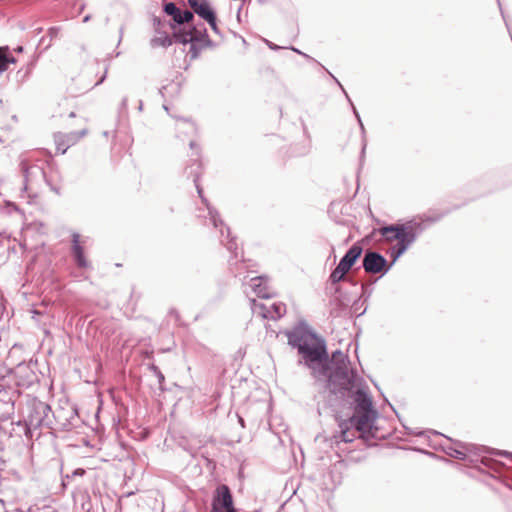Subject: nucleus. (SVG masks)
<instances>
[{
    "label": "nucleus",
    "instance_id": "14",
    "mask_svg": "<svg viewBox=\"0 0 512 512\" xmlns=\"http://www.w3.org/2000/svg\"><path fill=\"white\" fill-rule=\"evenodd\" d=\"M249 287L259 298H270L272 292L268 286V279L263 276L254 277L250 280Z\"/></svg>",
    "mask_w": 512,
    "mask_h": 512
},
{
    "label": "nucleus",
    "instance_id": "18",
    "mask_svg": "<svg viewBox=\"0 0 512 512\" xmlns=\"http://www.w3.org/2000/svg\"><path fill=\"white\" fill-rule=\"evenodd\" d=\"M346 274L347 273L344 272V270L341 269V267L337 265L336 268L331 272V274L329 276V281L332 284H337L338 282L345 279Z\"/></svg>",
    "mask_w": 512,
    "mask_h": 512
},
{
    "label": "nucleus",
    "instance_id": "8",
    "mask_svg": "<svg viewBox=\"0 0 512 512\" xmlns=\"http://www.w3.org/2000/svg\"><path fill=\"white\" fill-rule=\"evenodd\" d=\"M236 510L233 505V498L230 488L225 485H219L213 495L212 512Z\"/></svg>",
    "mask_w": 512,
    "mask_h": 512
},
{
    "label": "nucleus",
    "instance_id": "30",
    "mask_svg": "<svg viewBox=\"0 0 512 512\" xmlns=\"http://www.w3.org/2000/svg\"><path fill=\"white\" fill-rule=\"evenodd\" d=\"M441 216H437V217H433V218H428L427 220L431 221V222H436L440 219Z\"/></svg>",
    "mask_w": 512,
    "mask_h": 512
},
{
    "label": "nucleus",
    "instance_id": "16",
    "mask_svg": "<svg viewBox=\"0 0 512 512\" xmlns=\"http://www.w3.org/2000/svg\"><path fill=\"white\" fill-rule=\"evenodd\" d=\"M8 46H0V74L8 69L9 64L16 63L15 57L9 54Z\"/></svg>",
    "mask_w": 512,
    "mask_h": 512
},
{
    "label": "nucleus",
    "instance_id": "22",
    "mask_svg": "<svg viewBox=\"0 0 512 512\" xmlns=\"http://www.w3.org/2000/svg\"><path fill=\"white\" fill-rule=\"evenodd\" d=\"M151 370L156 374V376L159 380V383H162L165 378H164V375L162 374V372L159 370V368L155 365H152Z\"/></svg>",
    "mask_w": 512,
    "mask_h": 512
},
{
    "label": "nucleus",
    "instance_id": "34",
    "mask_svg": "<svg viewBox=\"0 0 512 512\" xmlns=\"http://www.w3.org/2000/svg\"><path fill=\"white\" fill-rule=\"evenodd\" d=\"M239 423L244 427V420L241 417H239Z\"/></svg>",
    "mask_w": 512,
    "mask_h": 512
},
{
    "label": "nucleus",
    "instance_id": "32",
    "mask_svg": "<svg viewBox=\"0 0 512 512\" xmlns=\"http://www.w3.org/2000/svg\"><path fill=\"white\" fill-rule=\"evenodd\" d=\"M90 19H91V16H90V15H86V16L83 18V22H84V23H86V22H88Z\"/></svg>",
    "mask_w": 512,
    "mask_h": 512
},
{
    "label": "nucleus",
    "instance_id": "10",
    "mask_svg": "<svg viewBox=\"0 0 512 512\" xmlns=\"http://www.w3.org/2000/svg\"><path fill=\"white\" fill-rule=\"evenodd\" d=\"M164 12L171 16L172 19L179 25L188 24L194 19L193 12L189 10H180L175 3L167 2L164 4Z\"/></svg>",
    "mask_w": 512,
    "mask_h": 512
},
{
    "label": "nucleus",
    "instance_id": "29",
    "mask_svg": "<svg viewBox=\"0 0 512 512\" xmlns=\"http://www.w3.org/2000/svg\"><path fill=\"white\" fill-rule=\"evenodd\" d=\"M15 52L17 53H21L23 52V47L22 46H17L15 49H14Z\"/></svg>",
    "mask_w": 512,
    "mask_h": 512
},
{
    "label": "nucleus",
    "instance_id": "36",
    "mask_svg": "<svg viewBox=\"0 0 512 512\" xmlns=\"http://www.w3.org/2000/svg\"><path fill=\"white\" fill-rule=\"evenodd\" d=\"M184 124L188 125L189 127L193 128V124L189 122H184Z\"/></svg>",
    "mask_w": 512,
    "mask_h": 512
},
{
    "label": "nucleus",
    "instance_id": "4",
    "mask_svg": "<svg viewBox=\"0 0 512 512\" xmlns=\"http://www.w3.org/2000/svg\"><path fill=\"white\" fill-rule=\"evenodd\" d=\"M50 412L51 408L46 403L41 401L32 403L25 419L28 429H36L43 425H48L47 418Z\"/></svg>",
    "mask_w": 512,
    "mask_h": 512
},
{
    "label": "nucleus",
    "instance_id": "7",
    "mask_svg": "<svg viewBox=\"0 0 512 512\" xmlns=\"http://www.w3.org/2000/svg\"><path fill=\"white\" fill-rule=\"evenodd\" d=\"M362 266L365 272L369 274H385L391 267V265H387V260L384 256L375 251H367L365 253Z\"/></svg>",
    "mask_w": 512,
    "mask_h": 512
},
{
    "label": "nucleus",
    "instance_id": "11",
    "mask_svg": "<svg viewBox=\"0 0 512 512\" xmlns=\"http://www.w3.org/2000/svg\"><path fill=\"white\" fill-rule=\"evenodd\" d=\"M81 236L78 233L72 234V246H71V254L73 256V259L76 263V265L79 268L86 269L90 267L89 261L86 259L84 255V248L81 242Z\"/></svg>",
    "mask_w": 512,
    "mask_h": 512
},
{
    "label": "nucleus",
    "instance_id": "17",
    "mask_svg": "<svg viewBox=\"0 0 512 512\" xmlns=\"http://www.w3.org/2000/svg\"><path fill=\"white\" fill-rule=\"evenodd\" d=\"M150 44L152 47H168L172 44V39L166 32H157Z\"/></svg>",
    "mask_w": 512,
    "mask_h": 512
},
{
    "label": "nucleus",
    "instance_id": "35",
    "mask_svg": "<svg viewBox=\"0 0 512 512\" xmlns=\"http://www.w3.org/2000/svg\"><path fill=\"white\" fill-rule=\"evenodd\" d=\"M142 106H143L142 101H140L139 105H138V108H139L140 111L142 110Z\"/></svg>",
    "mask_w": 512,
    "mask_h": 512
},
{
    "label": "nucleus",
    "instance_id": "1",
    "mask_svg": "<svg viewBox=\"0 0 512 512\" xmlns=\"http://www.w3.org/2000/svg\"><path fill=\"white\" fill-rule=\"evenodd\" d=\"M288 343L298 350L304 364L311 370L315 384H324L334 395L352 400L354 415L339 424V438L352 442L356 433L370 434L377 418L365 380L350 366L346 354L337 350L328 357L325 341L305 327H296L287 333Z\"/></svg>",
    "mask_w": 512,
    "mask_h": 512
},
{
    "label": "nucleus",
    "instance_id": "40",
    "mask_svg": "<svg viewBox=\"0 0 512 512\" xmlns=\"http://www.w3.org/2000/svg\"><path fill=\"white\" fill-rule=\"evenodd\" d=\"M123 32V28H120V33L122 34ZM122 37V35L120 36V38Z\"/></svg>",
    "mask_w": 512,
    "mask_h": 512
},
{
    "label": "nucleus",
    "instance_id": "21",
    "mask_svg": "<svg viewBox=\"0 0 512 512\" xmlns=\"http://www.w3.org/2000/svg\"><path fill=\"white\" fill-rule=\"evenodd\" d=\"M204 20L210 25V27L212 28V30L215 33H219V29H218L217 22H216L215 12L211 14V17H207Z\"/></svg>",
    "mask_w": 512,
    "mask_h": 512
},
{
    "label": "nucleus",
    "instance_id": "28",
    "mask_svg": "<svg viewBox=\"0 0 512 512\" xmlns=\"http://www.w3.org/2000/svg\"><path fill=\"white\" fill-rule=\"evenodd\" d=\"M128 99L125 97L121 102V107L125 109L127 107Z\"/></svg>",
    "mask_w": 512,
    "mask_h": 512
},
{
    "label": "nucleus",
    "instance_id": "33",
    "mask_svg": "<svg viewBox=\"0 0 512 512\" xmlns=\"http://www.w3.org/2000/svg\"><path fill=\"white\" fill-rule=\"evenodd\" d=\"M361 290H362L363 293L365 292V290H366V285L365 284L361 285Z\"/></svg>",
    "mask_w": 512,
    "mask_h": 512
},
{
    "label": "nucleus",
    "instance_id": "2",
    "mask_svg": "<svg viewBox=\"0 0 512 512\" xmlns=\"http://www.w3.org/2000/svg\"><path fill=\"white\" fill-rule=\"evenodd\" d=\"M193 164L190 166V167H187L186 168V174L188 177H193V182L195 184V187L197 189V192L200 196V198L202 199V202L207 206V209H208V215H209V218H210V221L212 223V225L214 227H219L221 226V229H220V233H221V243L223 245H225V247L228 249V251H230L235 258L238 257V253H237V244H236V241L234 238H230V229L227 227L226 228V239L227 241L224 240V230H223V221L220 219L219 217V214L218 212L209 206L208 202H207V199L203 196V190L202 188L200 187L199 185V175H200V171H201V162L199 161V159H195L193 160Z\"/></svg>",
    "mask_w": 512,
    "mask_h": 512
},
{
    "label": "nucleus",
    "instance_id": "26",
    "mask_svg": "<svg viewBox=\"0 0 512 512\" xmlns=\"http://www.w3.org/2000/svg\"><path fill=\"white\" fill-rule=\"evenodd\" d=\"M267 45H268V47H269L270 49H272V50H278V49H280V47H279V46H277L276 44H274V43H272V42H269V41H267Z\"/></svg>",
    "mask_w": 512,
    "mask_h": 512
},
{
    "label": "nucleus",
    "instance_id": "31",
    "mask_svg": "<svg viewBox=\"0 0 512 512\" xmlns=\"http://www.w3.org/2000/svg\"><path fill=\"white\" fill-rule=\"evenodd\" d=\"M189 145H190V148L193 150L197 147V144L194 141H191Z\"/></svg>",
    "mask_w": 512,
    "mask_h": 512
},
{
    "label": "nucleus",
    "instance_id": "23",
    "mask_svg": "<svg viewBox=\"0 0 512 512\" xmlns=\"http://www.w3.org/2000/svg\"><path fill=\"white\" fill-rule=\"evenodd\" d=\"M21 169L23 171L25 179L27 180L29 176V168L26 166L24 162L21 163Z\"/></svg>",
    "mask_w": 512,
    "mask_h": 512
},
{
    "label": "nucleus",
    "instance_id": "13",
    "mask_svg": "<svg viewBox=\"0 0 512 512\" xmlns=\"http://www.w3.org/2000/svg\"><path fill=\"white\" fill-rule=\"evenodd\" d=\"M446 441L449 442V444L442 445L443 451L449 455L450 457H453L455 459L464 460L466 458V452L470 450L471 445L465 444L461 442H456L455 446L452 445V440L448 437H445Z\"/></svg>",
    "mask_w": 512,
    "mask_h": 512
},
{
    "label": "nucleus",
    "instance_id": "5",
    "mask_svg": "<svg viewBox=\"0 0 512 512\" xmlns=\"http://www.w3.org/2000/svg\"><path fill=\"white\" fill-rule=\"evenodd\" d=\"M251 309L254 314H257L264 319L277 320L285 314L286 305L282 302L262 303L252 299Z\"/></svg>",
    "mask_w": 512,
    "mask_h": 512
},
{
    "label": "nucleus",
    "instance_id": "12",
    "mask_svg": "<svg viewBox=\"0 0 512 512\" xmlns=\"http://www.w3.org/2000/svg\"><path fill=\"white\" fill-rule=\"evenodd\" d=\"M363 252V248L359 244H353L349 250L345 253V255L341 258L338 266L344 270V272L348 273L353 265L356 263L358 258L361 256Z\"/></svg>",
    "mask_w": 512,
    "mask_h": 512
},
{
    "label": "nucleus",
    "instance_id": "37",
    "mask_svg": "<svg viewBox=\"0 0 512 512\" xmlns=\"http://www.w3.org/2000/svg\"><path fill=\"white\" fill-rule=\"evenodd\" d=\"M35 168H36L37 170H39V171L41 172V174H43V175H44V171H42V170H41L40 168H38V167H35Z\"/></svg>",
    "mask_w": 512,
    "mask_h": 512
},
{
    "label": "nucleus",
    "instance_id": "39",
    "mask_svg": "<svg viewBox=\"0 0 512 512\" xmlns=\"http://www.w3.org/2000/svg\"><path fill=\"white\" fill-rule=\"evenodd\" d=\"M365 147H366V145L364 144V146H363V148H362V153H364V151H365Z\"/></svg>",
    "mask_w": 512,
    "mask_h": 512
},
{
    "label": "nucleus",
    "instance_id": "9",
    "mask_svg": "<svg viewBox=\"0 0 512 512\" xmlns=\"http://www.w3.org/2000/svg\"><path fill=\"white\" fill-rule=\"evenodd\" d=\"M87 134V130L83 129L79 132H70L67 134L57 133L54 136L57 151L64 154L67 149L77 143L82 137Z\"/></svg>",
    "mask_w": 512,
    "mask_h": 512
},
{
    "label": "nucleus",
    "instance_id": "25",
    "mask_svg": "<svg viewBox=\"0 0 512 512\" xmlns=\"http://www.w3.org/2000/svg\"><path fill=\"white\" fill-rule=\"evenodd\" d=\"M85 473V470L83 469H76L74 472H73V476H83Z\"/></svg>",
    "mask_w": 512,
    "mask_h": 512
},
{
    "label": "nucleus",
    "instance_id": "20",
    "mask_svg": "<svg viewBox=\"0 0 512 512\" xmlns=\"http://www.w3.org/2000/svg\"><path fill=\"white\" fill-rule=\"evenodd\" d=\"M406 248L404 245H400L398 242L395 246H393L390 250V256L392 257V264L406 252Z\"/></svg>",
    "mask_w": 512,
    "mask_h": 512
},
{
    "label": "nucleus",
    "instance_id": "3",
    "mask_svg": "<svg viewBox=\"0 0 512 512\" xmlns=\"http://www.w3.org/2000/svg\"><path fill=\"white\" fill-rule=\"evenodd\" d=\"M422 231L421 224L407 223L382 227L381 235L388 241L397 240L400 245L408 249L416 240L418 233Z\"/></svg>",
    "mask_w": 512,
    "mask_h": 512
},
{
    "label": "nucleus",
    "instance_id": "15",
    "mask_svg": "<svg viewBox=\"0 0 512 512\" xmlns=\"http://www.w3.org/2000/svg\"><path fill=\"white\" fill-rule=\"evenodd\" d=\"M193 11L202 19L211 17L214 11L211 9L207 0H187Z\"/></svg>",
    "mask_w": 512,
    "mask_h": 512
},
{
    "label": "nucleus",
    "instance_id": "27",
    "mask_svg": "<svg viewBox=\"0 0 512 512\" xmlns=\"http://www.w3.org/2000/svg\"><path fill=\"white\" fill-rule=\"evenodd\" d=\"M58 28L52 27L49 29V34L51 36H55L57 34Z\"/></svg>",
    "mask_w": 512,
    "mask_h": 512
},
{
    "label": "nucleus",
    "instance_id": "24",
    "mask_svg": "<svg viewBox=\"0 0 512 512\" xmlns=\"http://www.w3.org/2000/svg\"><path fill=\"white\" fill-rule=\"evenodd\" d=\"M291 49H292L293 51H295L296 53H298V54L302 55L303 57L307 58V59L314 60V59H313L312 57H310L309 55H307V54H305V53H303V52L299 51L298 49H296V48H294V47H293V48H291Z\"/></svg>",
    "mask_w": 512,
    "mask_h": 512
},
{
    "label": "nucleus",
    "instance_id": "38",
    "mask_svg": "<svg viewBox=\"0 0 512 512\" xmlns=\"http://www.w3.org/2000/svg\"><path fill=\"white\" fill-rule=\"evenodd\" d=\"M70 117H75L74 112H71V113H70Z\"/></svg>",
    "mask_w": 512,
    "mask_h": 512
},
{
    "label": "nucleus",
    "instance_id": "19",
    "mask_svg": "<svg viewBox=\"0 0 512 512\" xmlns=\"http://www.w3.org/2000/svg\"><path fill=\"white\" fill-rule=\"evenodd\" d=\"M329 74H330V75H331V77L336 81V83L340 86V88H341V89H342V91L344 92V94H345V96H346L347 100L350 102V104H351V106H352V109H353V112H354V114H355V116H356V118H357V120H358V122H359L360 128H361L362 132L364 133V131H365V129H364V125H363V123H362V121H361V118H360V115H359L358 111L356 110L355 106L353 105V103H352L351 99L349 98L348 94H347V93H346V91L344 90V88H343V86L341 85V83H340V82H339V81H338V80H337V79H336V78H335L331 73H329Z\"/></svg>",
    "mask_w": 512,
    "mask_h": 512
},
{
    "label": "nucleus",
    "instance_id": "6",
    "mask_svg": "<svg viewBox=\"0 0 512 512\" xmlns=\"http://www.w3.org/2000/svg\"><path fill=\"white\" fill-rule=\"evenodd\" d=\"M174 38L177 42L182 44L193 42H210L204 24L196 25L189 29H179L178 31L174 32Z\"/></svg>",
    "mask_w": 512,
    "mask_h": 512
}]
</instances>
